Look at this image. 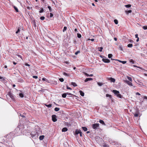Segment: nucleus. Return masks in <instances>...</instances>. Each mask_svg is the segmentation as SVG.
I'll return each mask as SVG.
<instances>
[{
	"mask_svg": "<svg viewBox=\"0 0 147 147\" xmlns=\"http://www.w3.org/2000/svg\"><path fill=\"white\" fill-rule=\"evenodd\" d=\"M112 92L115 95L117 96V97L120 98H122V96L121 94L119 93V92L118 91L115 90H113L112 91Z\"/></svg>",
	"mask_w": 147,
	"mask_h": 147,
	"instance_id": "f257e3e1",
	"label": "nucleus"
},
{
	"mask_svg": "<svg viewBox=\"0 0 147 147\" xmlns=\"http://www.w3.org/2000/svg\"><path fill=\"white\" fill-rule=\"evenodd\" d=\"M31 137L34 139H36L38 137V133L36 131H32L31 133Z\"/></svg>",
	"mask_w": 147,
	"mask_h": 147,
	"instance_id": "f03ea898",
	"label": "nucleus"
},
{
	"mask_svg": "<svg viewBox=\"0 0 147 147\" xmlns=\"http://www.w3.org/2000/svg\"><path fill=\"white\" fill-rule=\"evenodd\" d=\"M99 125V123H94L92 125V127L93 129H96L98 128Z\"/></svg>",
	"mask_w": 147,
	"mask_h": 147,
	"instance_id": "7ed1b4c3",
	"label": "nucleus"
},
{
	"mask_svg": "<svg viewBox=\"0 0 147 147\" xmlns=\"http://www.w3.org/2000/svg\"><path fill=\"white\" fill-rule=\"evenodd\" d=\"M7 95L11 98V99L14 100V96L11 92H8Z\"/></svg>",
	"mask_w": 147,
	"mask_h": 147,
	"instance_id": "20e7f679",
	"label": "nucleus"
},
{
	"mask_svg": "<svg viewBox=\"0 0 147 147\" xmlns=\"http://www.w3.org/2000/svg\"><path fill=\"white\" fill-rule=\"evenodd\" d=\"M52 120L54 122H56L57 121L56 116L55 115H53L52 116Z\"/></svg>",
	"mask_w": 147,
	"mask_h": 147,
	"instance_id": "39448f33",
	"label": "nucleus"
},
{
	"mask_svg": "<svg viewBox=\"0 0 147 147\" xmlns=\"http://www.w3.org/2000/svg\"><path fill=\"white\" fill-rule=\"evenodd\" d=\"M102 61L105 63H109L110 62V60L109 59L104 58L102 59Z\"/></svg>",
	"mask_w": 147,
	"mask_h": 147,
	"instance_id": "423d86ee",
	"label": "nucleus"
},
{
	"mask_svg": "<svg viewBox=\"0 0 147 147\" xmlns=\"http://www.w3.org/2000/svg\"><path fill=\"white\" fill-rule=\"evenodd\" d=\"M125 82L129 86H133L132 83L129 80H126Z\"/></svg>",
	"mask_w": 147,
	"mask_h": 147,
	"instance_id": "0eeeda50",
	"label": "nucleus"
},
{
	"mask_svg": "<svg viewBox=\"0 0 147 147\" xmlns=\"http://www.w3.org/2000/svg\"><path fill=\"white\" fill-rule=\"evenodd\" d=\"M109 80L111 81V82H115V79L112 78H110Z\"/></svg>",
	"mask_w": 147,
	"mask_h": 147,
	"instance_id": "6e6552de",
	"label": "nucleus"
},
{
	"mask_svg": "<svg viewBox=\"0 0 147 147\" xmlns=\"http://www.w3.org/2000/svg\"><path fill=\"white\" fill-rule=\"evenodd\" d=\"M93 80L92 78H86L84 80L85 82H86L92 80Z\"/></svg>",
	"mask_w": 147,
	"mask_h": 147,
	"instance_id": "1a4fd4ad",
	"label": "nucleus"
},
{
	"mask_svg": "<svg viewBox=\"0 0 147 147\" xmlns=\"http://www.w3.org/2000/svg\"><path fill=\"white\" fill-rule=\"evenodd\" d=\"M81 130L80 129H76L75 131V134H76L77 135L80 132Z\"/></svg>",
	"mask_w": 147,
	"mask_h": 147,
	"instance_id": "9d476101",
	"label": "nucleus"
},
{
	"mask_svg": "<svg viewBox=\"0 0 147 147\" xmlns=\"http://www.w3.org/2000/svg\"><path fill=\"white\" fill-rule=\"evenodd\" d=\"M119 49L121 51H123V48L121 45H119Z\"/></svg>",
	"mask_w": 147,
	"mask_h": 147,
	"instance_id": "9b49d317",
	"label": "nucleus"
},
{
	"mask_svg": "<svg viewBox=\"0 0 147 147\" xmlns=\"http://www.w3.org/2000/svg\"><path fill=\"white\" fill-rule=\"evenodd\" d=\"M99 122L104 125H105V124L104 122V121L102 120H100L99 121Z\"/></svg>",
	"mask_w": 147,
	"mask_h": 147,
	"instance_id": "f8f14e48",
	"label": "nucleus"
},
{
	"mask_svg": "<svg viewBox=\"0 0 147 147\" xmlns=\"http://www.w3.org/2000/svg\"><path fill=\"white\" fill-rule=\"evenodd\" d=\"M67 129L66 127L63 128L62 130V132H66L67 130Z\"/></svg>",
	"mask_w": 147,
	"mask_h": 147,
	"instance_id": "ddd939ff",
	"label": "nucleus"
},
{
	"mask_svg": "<svg viewBox=\"0 0 147 147\" xmlns=\"http://www.w3.org/2000/svg\"><path fill=\"white\" fill-rule=\"evenodd\" d=\"M79 92L80 94V95L82 96H84V93L81 90L79 91Z\"/></svg>",
	"mask_w": 147,
	"mask_h": 147,
	"instance_id": "4468645a",
	"label": "nucleus"
},
{
	"mask_svg": "<svg viewBox=\"0 0 147 147\" xmlns=\"http://www.w3.org/2000/svg\"><path fill=\"white\" fill-rule=\"evenodd\" d=\"M106 96L107 97H109V98L111 100H112V96L111 95H109V94H106Z\"/></svg>",
	"mask_w": 147,
	"mask_h": 147,
	"instance_id": "2eb2a0df",
	"label": "nucleus"
},
{
	"mask_svg": "<svg viewBox=\"0 0 147 147\" xmlns=\"http://www.w3.org/2000/svg\"><path fill=\"white\" fill-rule=\"evenodd\" d=\"M85 74L87 76L92 77L93 76V75L92 74L89 75L86 73H85Z\"/></svg>",
	"mask_w": 147,
	"mask_h": 147,
	"instance_id": "dca6fc26",
	"label": "nucleus"
},
{
	"mask_svg": "<svg viewBox=\"0 0 147 147\" xmlns=\"http://www.w3.org/2000/svg\"><path fill=\"white\" fill-rule=\"evenodd\" d=\"M44 136L43 135L40 136L39 137V139L40 140H42L44 139Z\"/></svg>",
	"mask_w": 147,
	"mask_h": 147,
	"instance_id": "f3484780",
	"label": "nucleus"
},
{
	"mask_svg": "<svg viewBox=\"0 0 147 147\" xmlns=\"http://www.w3.org/2000/svg\"><path fill=\"white\" fill-rule=\"evenodd\" d=\"M82 128L83 129V130L84 131H86L87 130V127H82Z\"/></svg>",
	"mask_w": 147,
	"mask_h": 147,
	"instance_id": "a211bd4d",
	"label": "nucleus"
},
{
	"mask_svg": "<svg viewBox=\"0 0 147 147\" xmlns=\"http://www.w3.org/2000/svg\"><path fill=\"white\" fill-rule=\"evenodd\" d=\"M67 95V94L66 93H65L63 94H62V96L63 98H65L66 97Z\"/></svg>",
	"mask_w": 147,
	"mask_h": 147,
	"instance_id": "6ab92c4d",
	"label": "nucleus"
},
{
	"mask_svg": "<svg viewBox=\"0 0 147 147\" xmlns=\"http://www.w3.org/2000/svg\"><path fill=\"white\" fill-rule=\"evenodd\" d=\"M45 105L48 108H51L52 107V105L51 104L48 105Z\"/></svg>",
	"mask_w": 147,
	"mask_h": 147,
	"instance_id": "aec40b11",
	"label": "nucleus"
},
{
	"mask_svg": "<svg viewBox=\"0 0 147 147\" xmlns=\"http://www.w3.org/2000/svg\"><path fill=\"white\" fill-rule=\"evenodd\" d=\"M71 84L74 87H76L77 86V84L75 82H71Z\"/></svg>",
	"mask_w": 147,
	"mask_h": 147,
	"instance_id": "412c9836",
	"label": "nucleus"
},
{
	"mask_svg": "<svg viewBox=\"0 0 147 147\" xmlns=\"http://www.w3.org/2000/svg\"><path fill=\"white\" fill-rule=\"evenodd\" d=\"M127 79L129 80V81H130V82L132 81V78L131 77L127 76Z\"/></svg>",
	"mask_w": 147,
	"mask_h": 147,
	"instance_id": "4be33fe9",
	"label": "nucleus"
},
{
	"mask_svg": "<svg viewBox=\"0 0 147 147\" xmlns=\"http://www.w3.org/2000/svg\"><path fill=\"white\" fill-rule=\"evenodd\" d=\"M133 46L132 44H129L127 45V47L129 48H131Z\"/></svg>",
	"mask_w": 147,
	"mask_h": 147,
	"instance_id": "5701e85b",
	"label": "nucleus"
},
{
	"mask_svg": "<svg viewBox=\"0 0 147 147\" xmlns=\"http://www.w3.org/2000/svg\"><path fill=\"white\" fill-rule=\"evenodd\" d=\"M67 27L66 26H64L63 30V32H64L67 29Z\"/></svg>",
	"mask_w": 147,
	"mask_h": 147,
	"instance_id": "b1692460",
	"label": "nucleus"
},
{
	"mask_svg": "<svg viewBox=\"0 0 147 147\" xmlns=\"http://www.w3.org/2000/svg\"><path fill=\"white\" fill-rule=\"evenodd\" d=\"M118 61L122 63L123 64H124L126 63V61H121L119 60H118Z\"/></svg>",
	"mask_w": 147,
	"mask_h": 147,
	"instance_id": "393cba45",
	"label": "nucleus"
},
{
	"mask_svg": "<svg viewBox=\"0 0 147 147\" xmlns=\"http://www.w3.org/2000/svg\"><path fill=\"white\" fill-rule=\"evenodd\" d=\"M13 7H14V9H15V11H16V12H18V10L17 7H16L15 6H14Z\"/></svg>",
	"mask_w": 147,
	"mask_h": 147,
	"instance_id": "a878e982",
	"label": "nucleus"
},
{
	"mask_svg": "<svg viewBox=\"0 0 147 147\" xmlns=\"http://www.w3.org/2000/svg\"><path fill=\"white\" fill-rule=\"evenodd\" d=\"M131 5L130 4H128L125 5V7L127 8L130 7H131Z\"/></svg>",
	"mask_w": 147,
	"mask_h": 147,
	"instance_id": "bb28decb",
	"label": "nucleus"
},
{
	"mask_svg": "<svg viewBox=\"0 0 147 147\" xmlns=\"http://www.w3.org/2000/svg\"><path fill=\"white\" fill-rule=\"evenodd\" d=\"M44 9L42 8L40 9V10L39 11V12L40 13H41L44 12Z\"/></svg>",
	"mask_w": 147,
	"mask_h": 147,
	"instance_id": "cd10ccee",
	"label": "nucleus"
},
{
	"mask_svg": "<svg viewBox=\"0 0 147 147\" xmlns=\"http://www.w3.org/2000/svg\"><path fill=\"white\" fill-rule=\"evenodd\" d=\"M114 21L115 24H118V21L117 20H114Z\"/></svg>",
	"mask_w": 147,
	"mask_h": 147,
	"instance_id": "c85d7f7f",
	"label": "nucleus"
},
{
	"mask_svg": "<svg viewBox=\"0 0 147 147\" xmlns=\"http://www.w3.org/2000/svg\"><path fill=\"white\" fill-rule=\"evenodd\" d=\"M97 84L99 86H101L103 85V83L101 82H98Z\"/></svg>",
	"mask_w": 147,
	"mask_h": 147,
	"instance_id": "c756f323",
	"label": "nucleus"
},
{
	"mask_svg": "<svg viewBox=\"0 0 147 147\" xmlns=\"http://www.w3.org/2000/svg\"><path fill=\"white\" fill-rule=\"evenodd\" d=\"M19 96L21 98H23L24 97V94L22 93H20L19 94Z\"/></svg>",
	"mask_w": 147,
	"mask_h": 147,
	"instance_id": "7c9ffc66",
	"label": "nucleus"
},
{
	"mask_svg": "<svg viewBox=\"0 0 147 147\" xmlns=\"http://www.w3.org/2000/svg\"><path fill=\"white\" fill-rule=\"evenodd\" d=\"M54 110L56 111H58L59 110V109L57 107H55L54 109Z\"/></svg>",
	"mask_w": 147,
	"mask_h": 147,
	"instance_id": "2f4dec72",
	"label": "nucleus"
},
{
	"mask_svg": "<svg viewBox=\"0 0 147 147\" xmlns=\"http://www.w3.org/2000/svg\"><path fill=\"white\" fill-rule=\"evenodd\" d=\"M112 55L111 54H109L108 55V57L109 58H111L112 57Z\"/></svg>",
	"mask_w": 147,
	"mask_h": 147,
	"instance_id": "473e14b6",
	"label": "nucleus"
},
{
	"mask_svg": "<svg viewBox=\"0 0 147 147\" xmlns=\"http://www.w3.org/2000/svg\"><path fill=\"white\" fill-rule=\"evenodd\" d=\"M142 28L144 30H147V26H143Z\"/></svg>",
	"mask_w": 147,
	"mask_h": 147,
	"instance_id": "72a5a7b5",
	"label": "nucleus"
},
{
	"mask_svg": "<svg viewBox=\"0 0 147 147\" xmlns=\"http://www.w3.org/2000/svg\"><path fill=\"white\" fill-rule=\"evenodd\" d=\"M77 37L78 38H80L81 37V34H77Z\"/></svg>",
	"mask_w": 147,
	"mask_h": 147,
	"instance_id": "f704fd0d",
	"label": "nucleus"
},
{
	"mask_svg": "<svg viewBox=\"0 0 147 147\" xmlns=\"http://www.w3.org/2000/svg\"><path fill=\"white\" fill-rule=\"evenodd\" d=\"M98 48L100 49L98 50V51H100V52H101L102 51V50L103 49V47H101L99 48Z\"/></svg>",
	"mask_w": 147,
	"mask_h": 147,
	"instance_id": "c9c22d12",
	"label": "nucleus"
},
{
	"mask_svg": "<svg viewBox=\"0 0 147 147\" xmlns=\"http://www.w3.org/2000/svg\"><path fill=\"white\" fill-rule=\"evenodd\" d=\"M40 19L41 20H44L45 19V18L44 16H41L40 18Z\"/></svg>",
	"mask_w": 147,
	"mask_h": 147,
	"instance_id": "e433bc0d",
	"label": "nucleus"
},
{
	"mask_svg": "<svg viewBox=\"0 0 147 147\" xmlns=\"http://www.w3.org/2000/svg\"><path fill=\"white\" fill-rule=\"evenodd\" d=\"M59 80L61 82H63L64 81V79L63 78H60Z\"/></svg>",
	"mask_w": 147,
	"mask_h": 147,
	"instance_id": "4c0bfd02",
	"label": "nucleus"
},
{
	"mask_svg": "<svg viewBox=\"0 0 147 147\" xmlns=\"http://www.w3.org/2000/svg\"><path fill=\"white\" fill-rule=\"evenodd\" d=\"M66 94L67 95L69 96H71L73 95V94H72L70 93L67 92L66 93Z\"/></svg>",
	"mask_w": 147,
	"mask_h": 147,
	"instance_id": "58836bf2",
	"label": "nucleus"
},
{
	"mask_svg": "<svg viewBox=\"0 0 147 147\" xmlns=\"http://www.w3.org/2000/svg\"><path fill=\"white\" fill-rule=\"evenodd\" d=\"M130 62V63H132L133 64L134 63V61L133 59H131Z\"/></svg>",
	"mask_w": 147,
	"mask_h": 147,
	"instance_id": "ea45409f",
	"label": "nucleus"
},
{
	"mask_svg": "<svg viewBox=\"0 0 147 147\" xmlns=\"http://www.w3.org/2000/svg\"><path fill=\"white\" fill-rule=\"evenodd\" d=\"M80 51H76V52H75V54L76 55H78L79 53H80Z\"/></svg>",
	"mask_w": 147,
	"mask_h": 147,
	"instance_id": "a19ab883",
	"label": "nucleus"
},
{
	"mask_svg": "<svg viewBox=\"0 0 147 147\" xmlns=\"http://www.w3.org/2000/svg\"><path fill=\"white\" fill-rule=\"evenodd\" d=\"M131 12H132V11L131 10H128V11H126V13H131Z\"/></svg>",
	"mask_w": 147,
	"mask_h": 147,
	"instance_id": "79ce46f5",
	"label": "nucleus"
},
{
	"mask_svg": "<svg viewBox=\"0 0 147 147\" xmlns=\"http://www.w3.org/2000/svg\"><path fill=\"white\" fill-rule=\"evenodd\" d=\"M91 40L92 41H93L94 40V38H92L91 39H90V38H88L87 40Z\"/></svg>",
	"mask_w": 147,
	"mask_h": 147,
	"instance_id": "37998d69",
	"label": "nucleus"
},
{
	"mask_svg": "<svg viewBox=\"0 0 147 147\" xmlns=\"http://www.w3.org/2000/svg\"><path fill=\"white\" fill-rule=\"evenodd\" d=\"M48 8L49 9L50 11H51V7L50 6H48Z\"/></svg>",
	"mask_w": 147,
	"mask_h": 147,
	"instance_id": "c03bdc74",
	"label": "nucleus"
},
{
	"mask_svg": "<svg viewBox=\"0 0 147 147\" xmlns=\"http://www.w3.org/2000/svg\"><path fill=\"white\" fill-rule=\"evenodd\" d=\"M20 32V28H19L18 30L16 32V34H18V32Z\"/></svg>",
	"mask_w": 147,
	"mask_h": 147,
	"instance_id": "a18cd8bd",
	"label": "nucleus"
},
{
	"mask_svg": "<svg viewBox=\"0 0 147 147\" xmlns=\"http://www.w3.org/2000/svg\"><path fill=\"white\" fill-rule=\"evenodd\" d=\"M134 117H137L138 116V114L137 113H135L134 114Z\"/></svg>",
	"mask_w": 147,
	"mask_h": 147,
	"instance_id": "49530a36",
	"label": "nucleus"
},
{
	"mask_svg": "<svg viewBox=\"0 0 147 147\" xmlns=\"http://www.w3.org/2000/svg\"><path fill=\"white\" fill-rule=\"evenodd\" d=\"M33 78L35 79H37L38 78V76H33Z\"/></svg>",
	"mask_w": 147,
	"mask_h": 147,
	"instance_id": "de8ad7c7",
	"label": "nucleus"
},
{
	"mask_svg": "<svg viewBox=\"0 0 147 147\" xmlns=\"http://www.w3.org/2000/svg\"><path fill=\"white\" fill-rule=\"evenodd\" d=\"M79 134H80V136L81 137H82V134L81 131H80V132Z\"/></svg>",
	"mask_w": 147,
	"mask_h": 147,
	"instance_id": "09e8293b",
	"label": "nucleus"
},
{
	"mask_svg": "<svg viewBox=\"0 0 147 147\" xmlns=\"http://www.w3.org/2000/svg\"><path fill=\"white\" fill-rule=\"evenodd\" d=\"M0 79H2V81H3L4 80V79L3 78V77L0 76Z\"/></svg>",
	"mask_w": 147,
	"mask_h": 147,
	"instance_id": "8fccbe9b",
	"label": "nucleus"
},
{
	"mask_svg": "<svg viewBox=\"0 0 147 147\" xmlns=\"http://www.w3.org/2000/svg\"><path fill=\"white\" fill-rule=\"evenodd\" d=\"M67 89H69L71 90L72 89L71 88L68 87L67 86Z\"/></svg>",
	"mask_w": 147,
	"mask_h": 147,
	"instance_id": "3c124183",
	"label": "nucleus"
},
{
	"mask_svg": "<svg viewBox=\"0 0 147 147\" xmlns=\"http://www.w3.org/2000/svg\"><path fill=\"white\" fill-rule=\"evenodd\" d=\"M20 115L21 117H25V116L24 115H21V114H20Z\"/></svg>",
	"mask_w": 147,
	"mask_h": 147,
	"instance_id": "603ef678",
	"label": "nucleus"
},
{
	"mask_svg": "<svg viewBox=\"0 0 147 147\" xmlns=\"http://www.w3.org/2000/svg\"><path fill=\"white\" fill-rule=\"evenodd\" d=\"M133 66H134V67H138V68H140V69H142V68L141 67H137V66H136V65H134Z\"/></svg>",
	"mask_w": 147,
	"mask_h": 147,
	"instance_id": "864d4df0",
	"label": "nucleus"
},
{
	"mask_svg": "<svg viewBox=\"0 0 147 147\" xmlns=\"http://www.w3.org/2000/svg\"><path fill=\"white\" fill-rule=\"evenodd\" d=\"M53 16V14L52 13H50V17H52Z\"/></svg>",
	"mask_w": 147,
	"mask_h": 147,
	"instance_id": "5fc2aeb1",
	"label": "nucleus"
},
{
	"mask_svg": "<svg viewBox=\"0 0 147 147\" xmlns=\"http://www.w3.org/2000/svg\"><path fill=\"white\" fill-rule=\"evenodd\" d=\"M25 65L26 66H30V65L27 63H25Z\"/></svg>",
	"mask_w": 147,
	"mask_h": 147,
	"instance_id": "6e6d98bb",
	"label": "nucleus"
},
{
	"mask_svg": "<svg viewBox=\"0 0 147 147\" xmlns=\"http://www.w3.org/2000/svg\"><path fill=\"white\" fill-rule=\"evenodd\" d=\"M136 94L137 95H140V94L139 92H136Z\"/></svg>",
	"mask_w": 147,
	"mask_h": 147,
	"instance_id": "4d7b16f0",
	"label": "nucleus"
},
{
	"mask_svg": "<svg viewBox=\"0 0 147 147\" xmlns=\"http://www.w3.org/2000/svg\"><path fill=\"white\" fill-rule=\"evenodd\" d=\"M46 79L45 78H42V80L43 81H46Z\"/></svg>",
	"mask_w": 147,
	"mask_h": 147,
	"instance_id": "13d9d810",
	"label": "nucleus"
},
{
	"mask_svg": "<svg viewBox=\"0 0 147 147\" xmlns=\"http://www.w3.org/2000/svg\"><path fill=\"white\" fill-rule=\"evenodd\" d=\"M135 36V37L136 38H139L138 36V34H136Z\"/></svg>",
	"mask_w": 147,
	"mask_h": 147,
	"instance_id": "bf43d9fd",
	"label": "nucleus"
},
{
	"mask_svg": "<svg viewBox=\"0 0 147 147\" xmlns=\"http://www.w3.org/2000/svg\"><path fill=\"white\" fill-rule=\"evenodd\" d=\"M63 74L64 75H65V76H67L68 75H67V74L66 73H65V72L63 73Z\"/></svg>",
	"mask_w": 147,
	"mask_h": 147,
	"instance_id": "052dcab7",
	"label": "nucleus"
},
{
	"mask_svg": "<svg viewBox=\"0 0 147 147\" xmlns=\"http://www.w3.org/2000/svg\"><path fill=\"white\" fill-rule=\"evenodd\" d=\"M45 81L47 82V83H49L50 82L49 81V80H48L47 79H46Z\"/></svg>",
	"mask_w": 147,
	"mask_h": 147,
	"instance_id": "680f3d73",
	"label": "nucleus"
},
{
	"mask_svg": "<svg viewBox=\"0 0 147 147\" xmlns=\"http://www.w3.org/2000/svg\"><path fill=\"white\" fill-rule=\"evenodd\" d=\"M41 1L44 3H45V0H41Z\"/></svg>",
	"mask_w": 147,
	"mask_h": 147,
	"instance_id": "e2e57ef3",
	"label": "nucleus"
},
{
	"mask_svg": "<svg viewBox=\"0 0 147 147\" xmlns=\"http://www.w3.org/2000/svg\"><path fill=\"white\" fill-rule=\"evenodd\" d=\"M114 40L116 41L117 40V38L116 37H115L114 38Z\"/></svg>",
	"mask_w": 147,
	"mask_h": 147,
	"instance_id": "0e129e2a",
	"label": "nucleus"
},
{
	"mask_svg": "<svg viewBox=\"0 0 147 147\" xmlns=\"http://www.w3.org/2000/svg\"><path fill=\"white\" fill-rule=\"evenodd\" d=\"M104 147H108V146L107 145H104Z\"/></svg>",
	"mask_w": 147,
	"mask_h": 147,
	"instance_id": "69168bd1",
	"label": "nucleus"
},
{
	"mask_svg": "<svg viewBox=\"0 0 147 147\" xmlns=\"http://www.w3.org/2000/svg\"><path fill=\"white\" fill-rule=\"evenodd\" d=\"M13 63L14 65H16L17 64L15 62L13 61Z\"/></svg>",
	"mask_w": 147,
	"mask_h": 147,
	"instance_id": "338daca9",
	"label": "nucleus"
},
{
	"mask_svg": "<svg viewBox=\"0 0 147 147\" xmlns=\"http://www.w3.org/2000/svg\"><path fill=\"white\" fill-rule=\"evenodd\" d=\"M139 40V38H137V40H136V41L137 42H138Z\"/></svg>",
	"mask_w": 147,
	"mask_h": 147,
	"instance_id": "774afa93",
	"label": "nucleus"
}]
</instances>
